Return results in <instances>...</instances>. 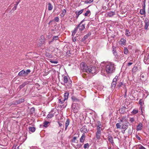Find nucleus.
Instances as JSON below:
<instances>
[{"mask_svg": "<svg viewBox=\"0 0 149 149\" xmlns=\"http://www.w3.org/2000/svg\"><path fill=\"white\" fill-rule=\"evenodd\" d=\"M105 70L107 73L111 74L115 70L116 67L114 64L111 62L108 63L106 64Z\"/></svg>", "mask_w": 149, "mask_h": 149, "instance_id": "f257e3e1", "label": "nucleus"}, {"mask_svg": "<svg viewBox=\"0 0 149 149\" xmlns=\"http://www.w3.org/2000/svg\"><path fill=\"white\" fill-rule=\"evenodd\" d=\"M86 72L88 73L95 74L96 72V68L94 66L91 67L89 66L87 68Z\"/></svg>", "mask_w": 149, "mask_h": 149, "instance_id": "f03ea898", "label": "nucleus"}, {"mask_svg": "<svg viewBox=\"0 0 149 149\" xmlns=\"http://www.w3.org/2000/svg\"><path fill=\"white\" fill-rule=\"evenodd\" d=\"M31 72L29 69L27 70L26 71L22 70L18 74V76L20 77H26Z\"/></svg>", "mask_w": 149, "mask_h": 149, "instance_id": "7ed1b4c3", "label": "nucleus"}, {"mask_svg": "<svg viewBox=\"0 0 149 149\" xmlns=\"http://www.w3.org/2000/svg\"><path fill=\"white\" fill-rule=\"evenodd\" d=\"M63 83H62L63 85H65V84H67L68 83V86L69 87H71V84L70 82H71V81H70V79L68 78V77L66 76H64L63 77Z\"/></svg>", "mask_w": 149, "mask_h": 149, "instance_id": "20e7f679", "label": "nucleus"}, {"mask_svg": "<svg viewBox=\"0 0 149 149\" xmlns=\"http://www.w3.org/2000/svg\"><path fill=\"white\" fill-rule=\"evenodd\" d=\"M69 94V93L68 92H66L64 93V98H62L60 99L59 100L60 102H61V104L63 103L64 101L68 99Z\"/></svg>", "mask_w": 149, "mask_h": 149, "instance_id": "39448f33", "label": "nucleus"}, {"mask_svg": "<svg viewBox=\"0 0 149 149\" xmlns=\"http://www.w3.org/2000/svg\"><path fill=\"white\" fill-rule=\"evenodd\" d=\"M56 111V109H52L47 116L48 118H51L53 117Z\"/></svg>", "mask_w": 149, "mask_h": 149, "instance_id": "423d86ee", "label": "nucleus"}, {"mask_svg": "<svg viewBox=\"0 0 149 149\" xmlns=\"http://www.w3.org/2000/svg\"><path fill=\"white\" fill-rule=\"evenodd\" d=\"M89 66H87L84 62H81L80 65L81 68L83 71L86 72V70H87V67Z\"/></svg>", "mask_w": 149, "mask_h": 149, "instance_id": "0eeeda50", "label": "nucleus"}, {"mask_svg": "<svg viewBox=\"0 0 149 149\" xmlns=\"http://www.w3.org/2000/svg\"><path fill=\"white\" fill-rule=\"evenodd\" d=\"M122 126V128L124 129V132H123L124 133L125 132V130L127 129L129 126V122L127 121H126L121 124Z\"/></svg>", "mask_w": 149, "mask_h": 149, "instance_id": "6e6552de", "label": "nucleus"}, {"mask_svg": "<svg viewBox=\"0 0 149 149\" xmlns=\"http://www.w3.org/2000/svg\"><path fill=\"white\" fill-rule=\"evenodd\" d=\"M84 21V19L81 21L80 22V23L78 25H79V30L80 32L82 31L83 30H84V29H85V24H82L81 25V24H82L83 23V22Z\"/></svg>", "mask_w": 149, "mask_h": 149, "instance_id": "1a4fd4ad", "label": "nucleus"}, {"mask_svg": "<svg viewBox=\"0 0 149 149\" xmlns=\"http://www.w3.org/2000/svg\"><path fill=\"white\" fill-rule=\"evenodd\" d=\"M97 131L96 133V138L97 140H99L100 139V137L102 133L101 130H102V129H97Z\"/></svg>", "mask_w": 149, "mask_h": 149, "instance_id": "9d476101", "label": "nucleus"}, {"mask_svg": "<svg viewBox=\"0 0 149 149\" xmlns=\"http://www.w3.org/2000/svg\"><path fill=\"white\" fill-rule=\"evenodd\" d=\"M71 99L73 102V104H74L75 103L78 104L80 102V100L74 96H72Z\"/></svg>", "mask_w": 149, "mask_h": 149, "instance_id": "9b49d317", "label": "nucleus"}, {"mask_svg": "<svg viewBox=\"0 0 149 149\" xmlns=\"http://www.w3.org/2000/svg\"><path fill=\"white\" fill-rule=\"evenodd\" d=\"M80 131L83 134H85V133H87L88 131L87 128V127L85 125L83 126L80 129Z\"/></svg>", "mask_w": 149, "mask_h": 149, "instance_id": "f8f14e48", "label": "nucleus"}, {"mask_svg": "<svg viewBox=\"0 0 149 149\" xmlns=\"http://www.w3.org/2000/svg\"><path fill=\"white\" fill-rule=\"evenodd\" d=\"M144 61L146 64H149V54L148 55L145 56Z\"/></svg>", "mask_w": 149, "mask_h": 149, "instance_id": "ddd939ff", "label": "nucleus"}, {"mask_svg": "<svg viewBox=\"0 0 149 149\" xmlns=\"http://www.w3.org/2000/svg\"><path fill=\"white\" fill-rule=\"evenodd\" d=\"M96 126L97 127V129H101L102 127V125L101 124L100 121H97L96 123Z\"/></svg>", "mask_w": 149, "mask_h": 149, "instance_id": "4468645a", "label": "nucleus"}, {"mask_svg": "<svg viewBox=\"0 0 149 149\" xmlns=\"http://www.w3.org/2000/svg\"><path fill=\"white\" fill-rule=\"evenodd\" d=\"M74 104H73L72 106V110L74 113H77L78 111V109Z\"/></svg>", "mask_w": 149, "mask_h": 149, "instance_id": "2eb2a0df", "label": "nucleus"}, {"mask_svg": "<svg viewBox=\"0 0 149 149\" xmlns=\"http://www.w3.org/2000/svg\"><path fill=\"white\" fill-rule=\"evenodd\" d=\"M143 125L141 123H139V125L137 126L136 130L137 131L141 130L143 127Z\"/></svg>", "mask_w": 149, "mask_h": 149, "instance_id": "dca6fc26", "label": "nucleus"}, {"mask_svg": "<svg viewBox=\"0 0 149 149\" xmlns=\"http://www.w3.org/2000/svg\"><path fill=\"white\" fill-rule=\"evenodd\" d=\"M145 5L144 4L143 6V9H141L140 11V13L141 15H144L145 14Z\"/></svg>", "mask_w": 149, "mask_h": 149, "instance_id": "f3484780", "label": "nucleus"}, {"mask_svg": "<svg viewBox=\"0 0 149 149\" xmlns=\"http://www.w3.org/2000/svg\"><path fill=\"white\" fill-rule=\"evenodd\" d=\"M145 25H144V28L145 29H147L148 27L149 26V21L148 19H145Z\"/></svg>", "mask_w": 149, "mask_h": 149, "instance_id": "a211bd4d", "label": "nucleus"}, {"mask_svg": "<svg viewBox=\"0 0 149 149\" xmlns=\"http://www.w3.org/2000/svg\"><path fill=\"white\" fill-rule=\"evenodd\" d=\"M85 135L84 134H83L81 136L80 139V142L81 143H83L85 140Z\"/></svg>", "mask_w": 149, "mask_h": 149, "instance_id": "6ab92c4d", "label": "nucleus"}, {"mask_svg": "<svg viewBox=\"0 0 149 149\" xmlns=\"http://www.w3.org/2000/svg\"><path fill=\"white\" fill-rule=\"evenodd\" d=\"M112 49L113 51V55L115 56L116 58H118V55L116 51L115 50V48L113 47Z\"/></svg>", "mask_w": 149, "mask_h": 149, "instance_id": "aec40b11", "label": "nucleus"}, {"mask_svg": "<svg viewBox=\"0 0 149 149\" xmlns=\"http://www.w3.org/2000/svg\"><path fill=\"white\" fill-rule=\"evenodd\" d=\"M108 140L112 144L114 143L113 141L112 136L111 135H109L108 136Z\"/></svg>", "mask_w": 149, "mask_h": 149, "instance_id": "412c9836", "label": "nucleus"}, {"mask_svg": "<svg viewBox=\"0 0 149 149\" xmlns=\"http://www.w3.org/2000/svg\"><path fill=\"white\" fill-rule=\"evenodd\" d=\"M70 123V120L69 119H67L65 123V130H66L67 129V127L69 125Z\"/></svg>", "mask_w": 149, "mask_h": 149, "instance_id": "4be33fe9", "label": "nucleus"}, {"mask_svg": "<svg viewBox=\"0 0 149 149\" xmlns=\"http://www.w3.org/2000/svg\"><path fill=\"white\" fill-rule=\"evenodd\" d=\"M50 124L49 122L48 121H45L44 122L43 126L45 127H47L49 126Z\"/></svg>", "mask_w": 149, "mask_h": 149, "instance_id": "5701e85b", "label": "nucleus"}, {"mask_svg": "<svg viewBox=\"0 0 149 149\" xmlns=\"http://www.w3.org/2000/svg\"><path fill=\"white\" fill-rule=\"evenodd\" d=\"M29 131L31 132H33L35 131L36 128L34 127H29Z\"/></svg>", "mask_w": 149, "mask_h": 149, "instance_id": "b1692460", "label": "nucleus"}, {"mask_svg": "<svg viewBox=\"0 0 149 149\" xmlns=\"http://www.w3.org/2000/svg\"><path fill=\"white\" fill-rule=\"evenodd\" d=\"M126 42L125 40L123 38H121L120 40L119 43L121 45H124Z\"/></svg>", "mask_w": 149, "mask_h": 149, "instance_id": "393cba45", "label": "nucleus"}, {"mask_svg": "<svg viewBox=\"0 0 149 149\" xmlns=\"http://www.w3.org/2000/svg\"><path fill=\"white\" fill-rule=\"evenodd\" d=\"M84 10V9H82L79 11H76L75 12L76 15H79L81 14Z\"/></svg>", "mask_w": 149, "mask_h": 149, "instance_id": "a878e982", "label": "nucleus"}, {"mask_svg": "<svg viewBox=\"0 0 149 149\" xmlns=\"http://www.w3.org/2000/svg\"><path fill=\"white\" fill-rule=\"evenodd\" d=\"M115 14V12L110 11L109 12L108 14V16L109 17H112L113 15Z\"/></svg>", "mask_w": 149, "mask_h": 149, "instance_id": "bb28decb", "label": "nucleus"}, {"mask_svg": "<svg viewBox=\"0 0 149 149\" xmlns=\"http://www.w3.org/2000/svg\"><path fill=\"white\" fill-rule=\"evenodd\" d=\"M66 13V11L65 9H63L62 10L61 13L60 14V16L62 17H63Z\"/></svg>", "mask_w": 149, "mask_h": 149, "instance_id": "cd10ccee", "label": "nucleus"}, {"mask_svg": "<svg viewBox=\"0 0 149 149\" xmlns=\"http://www.w3.org/2000/svg\"><path fill=\"white\" fill-rule=\"evenodd\" d=\"M28 82H25L23 83L21 85L19 86V88L22 89L26 85L28 84Z\"/></svg>", "mask_w": 149, "mask_h": 149, "instance_id": "c85d7f7f", "label": "nucleus"}, {"mask_svg": "<svg viewBox=\"0 0 149 149\" xmlns=\"http://www.w3.org/2000/svg\"><path fill=\"white\" fill-rule=\"evenodd\" d=\"M48 10H52L53 8V6L50 3H49L48 4Z\"/></svg>", "mask_w": 149, "mask_h": 149, "instance_id": "c756f323", "label": "nucleus"}, {"mask_svg": "<svg viewBox=\"0 0 149 149\" xmlns=\"http://www.w3.org/2000/svg\"><path fill=\"white\" fill-rule=\"evenodd\" d=\"M126 118V116L123 117L120 120V122H123V123L126 122V121H127L125 118Z\"/></svg>", "mask_w": 149, "mask_h": 149, "instance_id": "7c9ffc66", "label": "nucleus"}, {"mask_svg": "<svg viewBox=\"0 0 149 149\" xmlns=\"http://www.w3.org/2000/svg\"><path fill=\"white\" fill-rule=\"evenodd\" d=\"M44 43V39L41 40L38 44V46L39 47H41L42 46L43 44Z\"/></svg>", "mask_w": 149, "mask_h": 149, "instance_id": "2f4dec72", "label": "nucleus"}, {"mask_svg": "<svg viewBox=\"0 0 149 149\" xmlns=\"http://www.w3.org/2000/svg\"><path fill=\"white\" fill-rule=\"evenodd\" d=\"M125 35L127 36H131L130 32L128 29H126L125 31Z\"/></svg>", "mask_w": 149, "mask_h": 149, "instance_id": "473e14b6", "label": "nucleus"}, {"mask_svg": "<svg viewBox=\"0 0 149 149\" xmlns=\"http://www.w3.org/2000/svg\"><path fill=\"white\" fill-rule=\"evenodd\" d=\"M138 149H146L144 146H142L141 145H138L137 147Z\"/></svg>", "mask_w": 149, "mask_h": 149, "instance_id": "72a5a7b5", "label": "nucleus"}, {"mask_svg": "<svg viewBox=\"0 0 149 149\" xmlns=\"http://www.w3.org/2000/svg\"><path fill=\"white\" fill-rule=\"evenodd\" d=\"M126 108L125 107H123L121 109V112L122 113H124L125 112V109Z\"/></svg>", "mask_w": 149, "mask_h": 149, "instance_id": "f704fd0d", "label": "nucleus"}, {"mask_svg": "<svg viewBox=\"0 0 149 149\" xmlns=\"http://www.w3.org/2000/svg\"><path fill=\"white\" fill-rule=\"evenodd\" d=\"M138 112V110L137 109H134L133 111L131 112V113L134 114L137 113Z\"/></svg>", "mask_w": 149, "mask_h": 149, "instance_id": "c9c22d12", "label": "nucleus"}, {"mask_svg": "<svg viewBox=\"0 0 149 149\" xmlns=\"http://www.w3.org/2000/svg\"><path fill=\"white\" fill-rule=\"evenodd\" d=\"M89 147V144L88 143L85 144L84 145V149L88 148Z\"/></svg>", "mask_w": 149, "mask_h": 149, "instance_id": "e433bc0d", "label": "nucleus"}, {"mask_svg": "<svg viewBox=\"0 0 149 149\" xmlns=\"http://www.w3.org/2000/svg\"><path fill=\"white\" fill-rule=\"evenodd\" d=\"M138 69L137 67H134L132 68V72L133 73L135 72Z\"/></svg>", "mask_w": 149, "mask_h": 149, "instance_id": "4c0bfd02", "label": "nucleus"}, {"mask_svg": "<svg viewBox=\"0 0 149 149\" xmlns=\"http://www.w3.org/2000/svg\"><path fill=\"white\" fill-rule=\"evenodd\" d=\"M89 14L90 15L91 14V12L90 10H88L86 11V13L84 14V15L85 16H87Z\"/></svg>", "mask_w": 149, "mask_h": 149, "instance_id": "58836bf2", "label": "nucleus"}, {"mask_svg": "<svg viewBox=\"0 0 149 149\" xmlns=\"http://www.w3.org/2000/svg\"><path fill=\"white\" fill-rule=\"evenodd\" d=\"M139 103L141 106H143L144 104L143 100L140 99L139 102Z\"/></svg>", "mask_w": 149, "mask_h": 149, "instance_id": "ea45409f", "label": "nucleus"}, {"mask_svg": "<svg viewBox=\"0 0 149 149\" xmlns=\"http://www.w3.org/2000/svg\"><path fill=\"white\" fill-rule=\"evenodd\" d=\"M79 25H76V27L74 29V30L73 31V32H74V33H76L78 29L79 28Z\"/></svg>", "mask_w": 149, "mask_h": 149, "instance_id": "a19ab883", "label": "nucleus"}, {"mask_svg": "<svg viewBox=\"0 0 149 149\" xmlns=\"http://www.w3.org/2000/svg\"><path fill=\"white\" fill-rule=\"evenodd\" d=\"M116 82H115L112 81L111 83V86L112 87H115L116 85Z\"/></svg>", "mask_w": 149, "mask_h": 149, "instance_id": "79ce46f5", "label": "nucleus"}, {"mask_svg": "<svg viewBox=\"0 0 149 149\" xmlns=\"http://www.w3.org/2000/svg\"><path fill=\"white\" fill-rule=\"evenodd\" d=\"M58 36H54L52 39V41H54V40H58Z\"/></svg>", "mask_w": 149, "mask_h": 149, "instance_id": "37998d69", "label": "nucleus"}, {"mask_svg": "<svg viewBox=\"0 0 149 149\" xmlns=\"http://www.w3.org/2000/svg\"><path fill=\"white\" fill-rule=\"evenodd\" d=\"M128 50L126 47L124 48V54H127L128 53Z\"/></svg>", "mask_w": 149, "mask_h": 149, "instance_id": "c03bdc74", "label": "nucleus"}, {"mask_svg": "<svg viewBox=\"0 0 149 149\" xmlns=\"http://www.w3.org/2000/svg\"><path fill=\"white\" fill-rule=\"evenodd\" d=\"M18 3H19V2H18V3H17V4H15L14 5V6L13 7V8L12 9V10H15L16 9L17 5L18 4Z\"/></svg>", "mask_w": 149, "mask_h": 149, "instance_id": "a18cd8bd", "label": "nucleus"}, {"mask_svg": "<svg viewBox=\"0 0 149 149\" xmlns=\"http://www.w3.org/2000/svg\"><path fill=\"white\" fill-rule=\"evenodd\" d=\"M93 0H90L89 1H85V3H91L93 2Z\"/></svg>", "mask_w": 149, "mask_h": 149, "instance_id": "49530a36", "label": "nucleus"}, {"mask_svg": "<svg viewBox=\"0 0 149 149\" xmlns=\"http://www.w3.org/2000/svg\"><path fill=\"white\" fill-rule=\"evenodd\" d=\"M116 126L117 129H119L120 128L121 125L120 123H117L116 124Z\"/></svg>", "mask_w": 149, "mask_h": 149, "instance_id": "de8ad7c7", "label": "nucleus"}, {"mask_svg": "<svg viewBox=\"0 0 149 149\" xmlns=\"http://www.w3.org/2000/svg\"><path fill=\"white\" fill-rule=\"evenodd\" d=\"M30 112L32 113H33L34 112L35 108L34 107L31 108L30 110Z\"/></svg>", "mask_w": 149, "mask_h": 149, "instance_id": "09e8293b", "label": "nucleus"}, {"mask_svg": "<svg viewBox=\"0 0 149 149\" xmlns=\"http://www.w3.org/2000/svg\"><path fill=\"white\" fill-rule=\"evenodd\" d=\"M90 34H90L89 33L88 34H87L85 35L84 36V38H85L86 39L90 35Z\"/></svg>", "mask_w": 149, "mask_h": 149, "instance_id": "8fccbe9b", "label": "nucleus"}, {"mask_svg": "<svg viewBox=\"0 0 149 149\" xmlns=\"http://www.w3.org/2000/svg\"><path fill=\"white\" fill-rule=\"evenodd\" d=\"M129 120L131 123H132L134 121V119L133 118H130Z\"/></svg>", "mask_w": 149, "mask_h": 149, "instance_id": "3c124183", "label": "nucleus"}, {"mask_svg": "<svg viewBox=\"0 0 149 149\" xmlns=\"http://www.w3.org/2000/svg\"><path fill=\"white\" fill-rule=\"evenodd\" d=\"M54 20L56 22H58L59 21V19L58 17H56L54 18Z\"/></svg>", "mask_w": 149, "mask_h": 149, "instance_id": "603ef678", "label": "nucleus"}, {"mask_svg": "<svg viewBox=\"0 0 149 149\" xmlns=\"http://www.w3.org/2000/svg\"><path fill=\"white\" fill-rule=\"evenodd\" d=\"M50 61L52 63H54L55 64H57L58 63V62L57 61H54L52 60H51Z\"/></svg>", "mask_w": 149, "mask_h": 149, "instance_id": "864d4df0", "label": "nucleus"}, {"mask_svg": "<svg viewBox=\"0 0 149 149\" xmlns=\"http://www.w3.org/2000/svg\"><path fill=\"white\" fill-rule=\"evenodd\" d=\"M123 84L122 82H120L119 83V84H118L117 85V86L119 87H120L123 85Z\"/></svg>", "mask_w": 149, "mask_h": 149, "instance_id": "5fc2aeb1", "label": "nucleus"}, {"mask_svg": "<svg viewBox=\"0 0 149 149\" xmlns=\"http://www.w3.org/2000/svg\"><path fill=\"white\" fill-rule=\"evenodd\" d=\"M77 137H75V136H74L73 139H72V142H75V140H76L77 139Z\"/></svg>", "mask_w": 149, "mask_h": 149, "instance_id": "6e6d98bb", "label": "nucleus"}, {"mask_svg": "<svg viewBox=\"0 0 149 149\" xmlns=\"http://www.w3.org/2000/svg\"><path fill=\"white\" fill-rule=\"evenodd\" d=\"M76 37H73L72 38V40L73 42H75L76 41Z\"/></svg>", "mask_w": 149, "mask_h": 149, "instance_id": "4d7b16f0", "label": "nucleus"}, {"mask_svg": "<svg viewBox=\"0 0 149 149\" xmlns=\"http://www.w3.org/2000/svg\"><path fill=\"white\" fill-rule=\"evenodd\" d=\"M136 137L139 140H140L141 138H140L137 135H136Z\"/></svg>", "mask_w": 149, "mask_h": 149, "instance_id": "13d9d810", "label": "nucleus"}, {"mask_svg": "<svg viewBox=\"0 0 149 149\" xmlns=\"http://www.w3.org/2000/svg\"><path fill=\"white\" fill-rule=\"evenodd\" d=\"M19 147H18L16 149H18ZM16 146L14 145L12 149H16Z\"/></svg>", "mask_w": 149, "mask_h": 149, "instance_id": "bf43d9fd", "label": "nucleus"}, {"mask_svg": "<svg viewBox=\"0 0 149 149\" xmlns=\"http://www.w3.org/2000/svg\"><path fill=\"white\" fill-rule=\"evenodd\" d=\"M132 62H129L127 64L128 66H129L132 64Z\"/></svg>", "mask_w": 149, "mask_h": 149, "instance_id": "052dcab7", "label": "nucleus"}, {"mask_svg": "<svg viewBox=\"0 0 149 149\" xmlns=\"http://www.w3.org/2000/svg\"><path fill=\"white\" fill-rule=\"evenodd\" d=\"M58 124L59 125V126L60 127H61L63 125V124L61 123H60L59 122H58Z\"/></svg>", "mask_w": 149, "mask_h": 149, "instance_id": "680f3d73", "label": "nucleus"}, {"mask_svg": "<svg viewBox=\"0 0 149 149\" xmlns=\"http://www.w3.org/2000/svg\"><path fill=\"white\" fill-rule=\"evenodd\" d=\"M76 33H74V32H72V36H73H73Z\"/></svg>", "mask_w": 149, "mask_h": 149, "instance_id": "e2e57ef3", "label": "nucleus"}, {"mask_svg": "<svg viewBox=\"0 0 149 149\" xmlns=\"http://www.w3.org/2000/svg\"><path fill=\"white\" fill-rule=\"evenodd\" d=\"M76 33H74V32H72V36H73H73Z\"/></svg>", "mask_w": 149, "mask_h": 149, "instance_id": "0e129e2a", "label": "nucleus"}, {"mask_svg": "<svg viewBox=\"0 0 149 149\" xmlns=\"http://www.w3.org/2000/svg\"><path fill=\"white\" fill-rule=\"evenodd\" d=\"M117 80H116V79L114 78L113 79V81L116 82Z\"/></svg>", "mask_w": 149, "mask_h": 149, "instance_id": "69168bd1", "label": "nucleus"}, {"mask_svg": "<svg viewBox=\"0 0 149 149\" xmlns=\"http://www.w3.org/2000/svg\"><path fill=\"white\" fill-rule=\"evenodd\" d=\"M86 39L84 38V37H83L82 39V41H84V40H85Z\"/></svg>", "mask_w": 149, "mask_h": 149, "instance_id": "338daca9", "label": "nucleus"}, {"mask_svg": "<svg viewBox=\"0 0 149 149\" xmlns=\"http://www.w3.org/2000/svg\"><path fill=\"white\" fill-rule=\"evenodd\" d=\"M86 39L84 38V37H83L82 39V41H84V40H85Z\"/></svg>", "mask_w": 149, "mask_h": 149, "instance_id": "774afa93", "label": "nucleus"}]
</instances>
